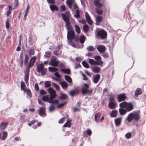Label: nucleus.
<instances>
[{"label": "nucleus", "instance_id": "f257e3e1", "mask_svg": "<svg viewBox=\"0 0 146 146\" xmlns=\"http://www.w3.org/2000/svg\"><path fill=\"white\" fill-rule=\"evenodd\" d=\"M36 57L34 56L31 58L30 60L29 64L25 71V75L24 79L26 83H27L29 80V74L30 68L33 67L34 65L35 62L36 61Z\"/></svg>", "mask_w": 146, "mask_h": 146}, {"label": "nucleus", "instance_id": "f03ea898", "mask_svg": "<svg viewBox=\"0 0 146 146\" xmlns=\"http://www.w3.org/2000/svg\"><path fill=\"white\" fill-rule=\"evenodd\" d=\"M67 38L68 39V42L70 45L74 47H76V46L72 41L73 39H74L76 42L79 40L81 43L83 44L84 42L85 39V37H67Z\"/></svg>", "mask_w": 146, "mask_h": 146}, {"label": "nucleus", "instance_id": "7ed1b4c3", "mask_svg": "<svg viewBox=\"0 0 146 146\" xmlns=\"http://www.w3.org/2000/svg\"><path fill=\"white\" fill-rule=\"evenodd\" d=\"M140 111H138L137 112L130 113L127 118L128 121L131 122L133 119L136 121H138L140 119Z\"/></svg>", "mask_w": 146, "mask_h": 146}, {"label": "nucleus", "instance_id": "20e7f679", "mask_svg": "<svg viewBox=\"0 0 146 146\" xmlns=\"http://www.w3.org/2000/svg\"><path fill=\"white\" fill-rule=\"evenodd\" d=\"M62 18L66 24L65 26L66 27V29L69 30L72 28L71 26V23L70 22L69 20V13L68 12H66L64 13H62Z\"/></svg>", "mask_w": 146, "mask_h": 146}, {"label": "nucleus", "instance_id": "39448f33", "mask_svg": "<svg viewBox=\"0 0 146 146\" xmlns=\"http://www.w3.org/2000/svg\"><path fill=\"white\" fill-rule=\"evenodd\" d=\"M89 86L90 85L89 84L86 83L83 85L81 89V92L83 95L87 94L88 95L90 96L92 94L93 89H88Z\"/></svg>", "mask_w": 146, "mask_h": 146}, {"label": "nucleus", "instance_id": "423d86ee", "mask_svg": "<svg viewBox=\"0 0 146 146\" xmlns=\"http://www.w3.org/2000/svg\"><path fill=\"white\" fill-rule=\"evenodd\" d=\"M96 31L98 36H107V33L104 30L97 28Z\"/></svg>", "mask_w": 146, "mask_h": 146}, {"label": "nucleus", "instance_id": "0eeeda50", "mask_svg": "<svg viewBox=\"0 0 146 146\" xmlns=\"http://www.w3.org/2000/svg\"><path fill=\"white\" fill-rule=\"evenodd\" d=\"M115 100L113 97H111L109 99L108 106L110 109H113L115 108L116 104L115 102Z\"/></svg>", "mask_w": 146, "mask_h": 146}, {"label": "nucleus", "instance_id": "6e6552de", "mask_svg": "<svg viewBox=\"0 0 146 146\" xmlns=\"http://www.w3.org/2000/svg\"><path fill=\"white\" fill-rule=\"evenodd\" d=\"M47 90L48 93L50 94V97H51V98H54L56 97V91L52 88H49Z\"/></svg>", "mask_w": 146, "mask_h": 146}, {"label": "nucleus", "instance_id": "1a4fd4ad", "mask_svg": "<svg viewBox=\"0 0 146 146\" xmlns=\"http://www.w3.org/2000/svg\"><path fill=\"white\" fill-rule=\"evenodd\" d=\"M127 98L125 94H120L117 96V99L119 102L125 100Z\"/></svg>", "mask_w": 146, "mask_h": 146}, {"label": "nucleus", "instance_id": "9d476101", "mask_svg": "<svg viewBox=\"0 0 146 146\" xmlns=\"http://www.w3.org/2000/svg\"><path fill=\"white\" fill-rule=\"evenodd\" d=\"M95 59L96 60L97 65H102L103 63V62L101 60V57L99 55L96 56H95Z\"/></svg>", "mask_w": 146, "mask_h": 146}, {"label": "nucleus", "instance_id": "9b49d317", "mask_svg": "<svg viewBox=\"0 0 146 146\" xmlns=\"http://www.w3.org/2000/svg\"><path fill=\"white\" fill-rule=\"evenodd\" d=\"M94 3L95 6L98 7H102L104 4L102 0H95Z\"/></svg>", "mask_w": 146, "mask_h": 146}, {"label": "nucleus", "instance_id": "f8f14e48", "mask_svg": "<svg viewBox=\"0 0 146 146\" xmlns=\"http://www.w3.org/2000/svg\"><path fill=\"white\" fill-rule=\"evenodd\" d=\"M59 61L55 60V59L50 60L49 64L50 65L55 67H57Z\"/></svg>", "mask_w": 146, "mask_h": 146}, {"label": "nucleus", "instance_id": "ddd939ff", "mask_svg": "<svg viewBox=\"0 0 146 146\" xmlns=\"http://www.w3.org/2000/svg\"><path fill=\"white\" fill-rule=\"evenodd\" d=\"M85 16L86 19L87 23L90 25H92V21L90 15L87 12H86L85 13Z\"/></svg>", "mask_w": 146, "mask_h": 146}, {"label": "nucleus", "instance_id": "4468645a", "mask_svg": "<svg viewBox=\"0 0 146 146\" xmlns=\"http://www.w3.org/2000/svg\"><path fill=\"white\" fill-rule=\"evenodd\" d=\"M97 49L100 52L102 53L105 52L106 48L105 46L102 45H100L97 47Z\"/></svg>", "mask_w": 146, "mask_h": 146}, {"label": "nucleus", "instance_id": "2eb2a0df", "mask_svg": "<svg viewBox=\"0 0 146 146\" xmlns=\"http://www.w3.org/2000/svg\"><path fill=\"white\" fill-rule=\"evenodd\" d=\"M42 100L44 102H47L49 103L52 102L51 97H49L48 96H43L42 98Z\"/></svg>", "mask_w": 146, "mask_h": 146}, {"label": "nucleus", "instance_id": "dca6fc26", "mask_svg": "<svg viewBox=\"0 0 146 146\" xmlns=\"http://www.w3.org/2000/svg\"><path fill=\"white\" fill-rule=\"evenodd\" d=\"M100 76L99 74H97L93 76V82L94 83H97L100 78Z\"/></svg>", "mask_w": 146, "mask_h": 146}, {"label": "nucleus", "instance_id": "f3484780", "mask_svg": "<svg viewBox=\"0 0 146 146\" xmlns=\"http://www.w3.org/2000/svg\"><path fill=\"white\" fill-rule=\"evenodd\" d=\"M122 118L121 117L116 118L115 120V123L116 126H119L121 123Z\"/></svg>", "mask_w": 146, "mask_h": 146}, {"label": "nucleus", "instance_id": "a211bd4d", "mask_svg": "<svg viewBox=\"0 0 146 146\" xmlns=\"http://www.w3.org/2000/svg\"><path fill=\"white\" fill-rule=\"evenodd\" d=\"M102 20V17L101 16H97L96 18V24L97 25H99L100 23Z\"/></svg>", "mask_w": 146, "mask_h": 146}, {"label": "nucleus", "instance_id": "6ab92c4d", "mask_svg": "<svg viewBox=\"0 0 146 146\" xmlns=\"http://www.w3.org/2000/svg\"><path fill=\"white\" fill-rule=\"evenodd\" d=\"M74 2V0H67L66 1V4L70 9H72V5Z\"/></svg>", "mask_w": 146, "mask_h": 146}, {"label": "nucleus", "instance_id": "aec40b11", "mask_svg": "<svg viewBox=\"0 0 146 146\" xmlns=\"http://www.w3.org/2000/svg\"><path fill=\"white\" fill-rule=\"evenodd\" d=\"M102 7H98L95 9L96 12L99 15H102L103 13V11Z\"/></svg>", "mask_w": 146, "mask_h": 146}, {"label": "nucleus", "instance_id": "412c9836", "mask_svg": "<svg viewBox=\"0 0 146 146\" xmlns=\"http://www.w3.org/2000/svg\"><path fill=\"white\" fill-rule=\"evenodd\" d=\"M71 29V28L69 30L67 29L68 32L67 36H75V33L73 31L70 30Z\"/></svg>", "mask_w": 146, "mask_h": 146}, {"label": "nucleus", "instance_id": "4be33fe9", "mask_svg": "<svg viewBox=\"0 0 146 146\" xmlns=\"http://www.w3.org/2000/svg\"><path fill=\"white\" fill-rule=\"evenodd\" d=\"M6 9L7 10V11L6 15L8 17L11 14V11L12 10V8L11 6H9L8 7L6 8Z\"/></svg>", "mask_w": 146, "mask_h": 146}, {"label": "nucleus", "instance_id": "5701e85b", "mask_svg": "<svg viewBox=\"0 0 146 146\" xmlns=\"http://www.w3.org/2000/svg\"><path fill=\"white\" fill-rule=\"evenodd\" d=\"M44 66L43 64H39L37 66V70L38 72L41 71L44 69Z\"/></svg>", "mask_w": 146, "mask_h": 146}, {"label": "nucleus", "instance_id": "b1692460", "mask_svg": "<svg viewBox=\"0 0 146 146\" xmlns=\"http://www.w3.org/2000/svg\"><path fill=\"white\" fill-rule=\"evenodd\" d=\"M39 114L41 116H42L45 114V108L42 107L39 110Z\"/></svg>", "mask_w": 146, "mask_h": 146}, {"label": "nucleus", "instance_id": "393cba45", "mask_svg": "<svg viewBox=\"0 0 146 146\" xmlns=\"http://www.w3.org/2000/svg\"><path fill=\"white\" fill-rule=\"evenodd\" d=\"M126 109L127 111H129L132 110L133 109V106L132 104L131 103H129L128 104V105Z\"/></svg>", "mask_w": 146, "mask_h": 146}, {"label": "nucleus", "instance_id": "a878e982", "mask_svg": "<svg viewBox=\"0 0 146 146\" xmlns=\"http://www.w3.org/2000/svg\"><path fill=\"white\" fill-rule=\"evenodd\" d=\"M128 105L127 103L126 102H124L121 103L119 104V106L121 108H126Z\"/></svg>", "mask_w": 146, "mask_h": 146}, {"label": "nucleus", "instance_id": "bb28decb", "mask_svg": "<svg viewBox=\"0 0 146 146\" xmlns=\"http://www.w3.org/2000/svg\"><path fill=\"white\" fill-rule=\"evenodd\" d=\"M50 8L52 11H58V7L55 5H50Z\"/></svg>", "mask_w": 146, "mask_h": 146}, {"label": "nucleus", "instance_id": "cd10ccee", "mask_svg": "<svg viewBox=\"0 0 146 146\" xmlns=\"http://www.w3.org/2000/svg\"><path fill=\"white\" fill-rule=\"evenodd\" d=\"M119 110L120 113L121 115H124L127 112V111L126 109H124V108H119Z\"/></svg>", "mask_w": 146, "mask_h": 146}, {"label": "nucleus", "instance_id": "c85d7f7f", "mask_svg": "<svg viewBox=\"0 0 146 146\" xmlns=\"http://www.w3.org/2000/svg\"><path fill=\"white\" fill-rule=\"evenodd\" d=\"M92 70L95 73H98L100 71L101 69L98 67L95 66L92 68Z\"/></svg>", "mask_w": 146, "mask_h": 146}, {"label": "nucleus", "instance_id": "c756f323", "mask_svg": "<svg viewBox=\"0 0 146 146\" xmlns=\"http://www.w3.org/2000/svg\"><path fill=\"white\" fill-rule=\"evenodd\" d=\"M60 84L63 89L66 88L68 87V84L65 81H62L60 82Z\"/></svg>", "mask_w": 146, "mask_h": 146}, {"label": "nucleus", "instance_id": "7c9ffc66", "mask_svg": "<svg viewBox=\"0 0 146 146\" xmlns=\"http://www.w3.org/2000/svg\"><path fill=\"white\" fill-rule=\"evenodd\" d=\"M48 70L50 72H53L57 71L58 70V68L55 67H48Z\"/></svg>", "mask_w": 146, "mask_h": 146}, {"label": "nucleus", "instance_id": "2f4dec72", "mask_svg": "<svg viewBox=\"0 0 146 146\" xmlns=\"http://www.w3.org/2000/svg\"><path fill=\"white\" fill-rule=\"evenodd\" d=\"M7 124L8 123H1L0 125V128L1 129L3 130L6 127Z\"/></svg>", "mask_w": 146, "mask_h": 146}, {"label": "nucleus", "instance_id": "473e14b6", "mask_svg": "<svg viewBox=\"0 0 146 146\" xmlns=\"http://www.w3.org/2000/svg\"><path fill=\"white\" fill-rule=\"evenodd\" d=\"M142 91L141 90L140 88H138L135 91V95L136 96H137L140 95L142 93Z\"/></svg>", "mask_w": 146, "mask_h": 146}, {"label": "nucleus", "instance_id": "72a5a7b5", "mask_svg": "<svg viewBox=\"0 0 146 146\" xmlns=\"http://www.w3.org/2000/svg\"><path fill=\"white\" fill-rule=\"evenodd\" d=\"M117 111L116 110H114L111 112L110 115L111 117H115L117 116Z\"/></svg>", "mask_w": 146, "mask_h": 146}, {"label": "nucleus", "instance_id": "f704fd0d", "mask_svg": "<svg viewBox=\"0 0 146 146\" xmlns=\"http://www.w3.org/2000/svg\"><path fill=\"white\" fill-rule=\"evenodd\" d=\"M20 61L21 62L20 66L21 68H23V55L22 54H21L20 56Z\"/></svg>", "mask_w": 146, "mask_h": 146}, {"label": "nucleus", "instance_id": "c9c22d12", "mask_svg": "<svg viewBox=\"0 0 146 146\" xmlns=\"http://www.w3.org/2000/svg\"><path fill=\"white\" fill-rule=\"evenodd\" d=\"M83 29L84 32L86 33L89 31V27L87 25H85L83 26Z\"/></svg>", "mask_w": 146, "mask_h": 146}, {"label": "nucleus", "instance_id": "e433bc0d", "mask_svg": "<svg viewBox=\"0 0 146 146\" xmlns=\"http://www.w3.org/2000/svg\"><path fill=\"white\" fill-rule=\"evenodd\" d=\"M67 95L66 94H60L59 98L60 99H65L67 98Z\"/></svg>", "mask_w": 146, "mask_h": 146}, {"label": "nucleus", "instance_id": "4c0bfd02", "mask_svg": "<svg viewBox=\"0 0 146 146\" xmlns=\"http://www.w3.org/2000/svg\"><path fill=\"white\" fill-rule=\"evenodd\" d=\"M74 27L76 32L78 34H79L80 32V30L79 26L77 25H76Z\"/></svg>", "mask_w": 146, "mask_h": 146}, {"label": "nucleus", "instance_id": "58836bf2", "mask_svg": "<svg viewBox=\"0 0 146 146\" xmlns=\"http://www.w3.org/2000/svg\"><path fill=\"white\" fill-rule=\"evenodd\" d=\"M64 77L65 80L69 83H72V80L70 77L69 76L65 75Z\"/></svg>", "mask_w": 146, "mask_h": 146}, {"label": "nucleus", "instance_id": "ea45409f", "mask_svg": "<svg viewBox=\"0 0 146 146\" xmlns=\"http://www.w3.org/2000/svg\"><path fill=\"white\" fill-rule=\"evenodd\" d=\"M101 117V115L98 113H96L95 115V119L96 122H98Z\"/></svg>", "mask_w": 146, "mask_h": 146}, {"label": "nucleus", "instance_id": "a19ab883", "mask_svg": "<svg viewBox=\"0 0 146 146\" xmlns=\"http://www.w3.org/2000/svg\"><path fill=\"white\" fill-rule=\"evenodd\" d=\"M21 90H23L24 91L26 89V86L25 83L23 81L21 82Z\"/></svg>", "mask_w": 146, "mask_h": 146}, {"label": "nucleus", "instance_id": "79ce46f5", "mask_svg": "<svg viewBox=\"0 0 146 146\" xmlns=\"http://www.w3.org/2000/svg\"><path fill=\"white\" fill-rule=\"evenodd\" d=\"M61 71L64 73L69 74L70 73V71L69 69H63L61 70Z\"/></svg>", "mask_w": 146, "mask_h": 146}, {"label": "nucleus", "instance_id": "37998d69", "mask_svg": "<svg viewBox=\"0 0 146 146\" xmlns=\"http://www.w3.org/2000/svg\"><path fill=\"white\" fill-rule=\"evenodd\" d=\"M89 51H92L95 49V48L92 46H89L86 48Z\"/></svg>", "mask_w": 146, "mask_h": 146}, {"label": "nucleus", "instance_id": "c03bdc74", "mask_svg": "<svg viewBox=\"0 0 146 146\" xmlns=\"http://www.w3.org/2000/svg\"><path fill=\"white\" fill-rule=\"evenodd\" d=\"M89 63L92 65H97L96 61L92 59H90L89 60Z\"/></svg>", "mask_w": 146, "mask_h": 146}, {"label": "nucleus", "instance_id": "a18cd8bd", "mask_svg": "<svg viewBox=\"0 0 146 146\" xmlns=\"http://www.w3.org/2000/svg\"><path fill=\"white\" fill-rule=\"evenodd\" d=\"M52 86L54 87L57 90H59L60 89L59 86L55 83L53 82L52 83Z\"/></svg>", "mask_w": 146, "mask_h": 146}, {"label": "nucleus", "instance_id": "49530a36", "mask_svg": "<svg viewBox=\"0 0 146 146\" xmlns=\"http://www.w3.org/2000/svg\"><path fill=\"white\" fill-rule=\"evenodd\" d=\"M7 133L6 132L4 131L3 132V135L1 137L2 140H5L7 137Z\"/></svg>", "mask_w": 146, "mask_h": 146}, {"label": "nucleus", "instance_id": "de8ad7c7", "mask_svg": "<svg viewBox=\"0 0 146 146\" xmlns=\"http://www.w3.org/2000/svg\"><path fill=\"white\" fill-rule=\"evenodd\" d=\"M71 123H70V122L68 120L64 125V127H71Z\"/></svg>", "mask_w": 146, "mask_h": 146}, {"label": "nucleus", "instance_id": "09e8293b", "mask_svg": "<svg viewBox=\"0 0 146 146\" xmlns=\"http://www.w3.org/2000/svg\"><path fill=\"white\" fill-rule=\"evenodd\" d=\"M9 20L7 19L5 22V27L7 29H9Z\"/></svg>", "mask_w": 146, "mask_h": 146}, {"label": "nucleus", "instance_id": "8fccbe9b", "mask_svg": "<svg viewBox=\"0 0 146 146\" xmlns=\"http://www.w3.org/2000/svg\"><path fill=\"white\" fill-rule=\"evenodd\" d=\"M74 16L76 18H78L80 17V11L79 10H76V14L74 15Z\"/></svg>", "mask_w": 146, "mask_h": 146}, {"label": "nucleus", "instance_id": "3c124183", "mask_svg": "<svg viewBox=\"0 0 146 146\" xmlns=\"http://www.w3.org/2000/svg\"><path fill=\"white\" fill-rule=\"evenodd\" d=\"M51 86L50 82V81H46L45 82V86L46 88L50 87Z\"/></svg>", "mask_w": 146, "mask_h": 146}, {"label": "nucleus", "instance_id": "603ef678", "mask_svg": "<svg viewBox=\"0 0 146 146\" xmlns=\"http://www.w3.org/2000/svg\"><path fill=\"white\" fill-rule=\"evenodd\" d=\"M82 64L86 68H89V65L85 61H83L82 62Z\"/></svg>", "mask_w": 146, "mask_h": 146}, {"label": "nucleus", "instance_id": "864d4df0", "mask_svg": "<svg viewBox=\"0 0 146 146\" xmlns=\"http://www.w3.org/2000/svg\"><path fill=\"white\" fill-rule=\"evenodd\" d=\"M29 59L27 54H26L25 55V59L24 60V63L25 65H26Z\"/></svg>", "mask_w": 146, "mask_h": 146}, {"label": "nucleus", "instance_id": "5fc2aeb1", "mask_svg": "<svg viewBox=\"0 0 146 146\" xmlns=\"http://www.w3.org/2000/svg\"><path fill=\"white\" fill-rule=\"evenodd\" d=\"M24 92H26L27 93V94L30 97H31V91L29 89H26L25 90Z\"/></svg>", "mask_w": 146, "mask_h": 146}, {"label": "nucleus", "instance_id": "6e6d98bb", "mask_svg": "<svg viewBox=\"0 0 146 146\" xmlns=\"http://www.w3.org/2000/svg\"><path fill=\"white\" fill-rule=\"evenodd\" d=\"M51 53L50 52H45L44 56L46 58H48L50 56Z\"/></svg>", "mask_w": 146, "mask_h": 146}, {"label": "nucleus", "instance_id": "4d7b16f0", "mask_svg": "<svg viewBox=\"0 0 146 146\" xmlns=\"http://www.w3.org/2000/svg\"><path fill=\"white\" fill-rule=\"evenodd\" d=\"M76 91L75 90H73L70 91L69 92V94L70 96H73L74 95L76 94Z\"/></svg>", "mask_w": 146, "mask_h": 146}, {"label": "nucleus", "instance_id": "13d9d810", "mask_svg": "<svg viewBox=\"0 0 146 146\" xmlns=\"http://www.w3.org/2000/svg\"><path fill=\"white\" fill-rule=\"evenodd\" d=\"M55 110V108L53 105H52L50 106L49 108V111L50 112L52 111H54Z\"/></svg>", "mask_w": 146, "mask_h": 146}, {"label": "nucleus", "instance_id": "bf43d9fd", "mask_svg": "<svg viewBox=\"0 0 146 146\" xmlns=\"http://www.w3.org/2000/svg\"><path fill=\"white\" fill-rule=\"evenodd\" d=\"M29 53L30 55H33L35 53L34 50L33 49H30L29 50Z\"/></svg>", "mask_w": 146, "mask_h": 146}, {"label": "nucleus", "instance_id": "052dcab7", "mask_svg": "<svg viewBox=\"0 0 146 146\" xmlns=\"http://www.w3.org/2000/svg\"><path fill=\"white\" fill-rule=\"evenodd\" d=\"M54 98H51L52 102H50V103H52L53 104H57L58 103L59 100H53V99Z\"/></svg>", "mask_w": 146, "mask_h": 146}, {"label": "nucleus", "instance_id": "680f3d73", "mask_svg": "<svg viewBox=\"0 0 146 146\" xmlns=\"http://www.w3.org/2000/svg\"><path fill=\"white\" fill-rule=\"evenodd\" d=\"M66 102L61 103L58 106V108H61L62 107H63L66 104Z\"/></svg>", "mask_w": 146, "mask_h": 146}, {"label": "nucleus", "instance_id": "e2e57ef3", "mask_svg": "<svg viewBox=\"0 0 146 146\" xmlns=\"http://www.w3.org/2000/svg\"><path fill=\"white\" fill-rule=\"evenodd\" d=\"M138 23V22L136 20L133 21L131 23V24L134 25H137Z\"/></svg>", "mask_w": 146, "mask_h": 146}, {"label": "nucleus", "instance_id": "0e129e2a", "mask_svg": "<svg viewBox=\"0 0 146 146\" xmlns=\"http://www.w3.org/2000/svg\"><path fill=\"white\" fill-rule=\"evenodd\" d=\"M37 120H32L31 121L29 124L28 125L29 126H31L32 125L34 124L36 122H37Z\"/></svg>", "mask_w": 146, "mask_h": 146}, {"label": "nucleus", "instance_id": "69168bd1", "mask_svg": "<svg viewBox=\"0 0 146 146\" xmlns=\"http://www.w3.org/2000/svg\"><path fill=\"white\" fill-rule=\"evenodd\" d=\"M60 8L61 10L62 11H65L66 10V8L65 6L64 5H61Z\"/></svg>", "mask_w": 146, "mask_h": 146}, {"label": "nucleus", "instance_id": "338daca9", "mask_svg": "<svg viewBox=\"0 0 146 146\" xmlns=\"http://www.w3.org/2000/svg\"><path fill=\"white\" fill-rule=\"evenodd\" d=\"M65 119V117H64L60 119L58 123H63Z\"/></svg>", "mask_w": 146, "mask_h": 146}, {"label": "nucleus", "instance_id": "774afa93", "mask_svg": "<svg viewBox=\"0 0 146 146\" xmlns=\"http://www.w3.org/2000/svg\"><path fill=\"white\" fill-rule=\"evenodd\" d=\"M46 94V92L43 89L41 90L40 91V94L41 95H44Z\"/></svg>", "mask_w": 146, "mask_h": 146}]
</instances>
